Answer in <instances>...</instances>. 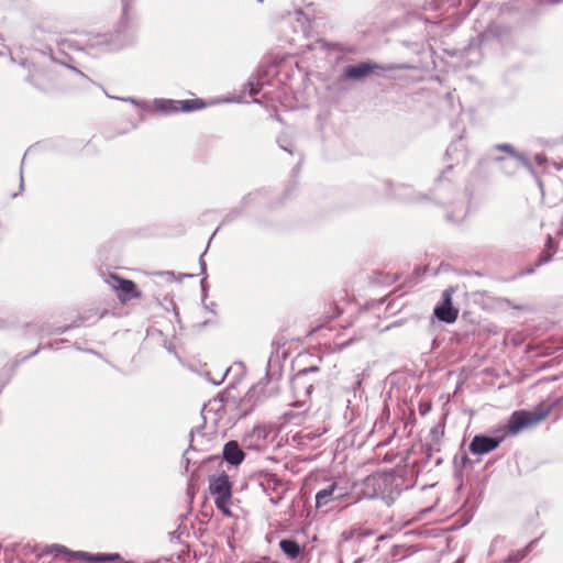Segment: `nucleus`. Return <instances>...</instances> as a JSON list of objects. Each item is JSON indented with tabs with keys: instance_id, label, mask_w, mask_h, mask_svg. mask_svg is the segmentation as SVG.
<instances>
[{
	"instance_id": "nucleus-1",
	"label": "nucleus",
	"mask_w": 563,
	"mask_h": 563,
	"mask_svg": "<svg viewBox=\"0 0 563 563\" xmlns=\"http://www.w3.org/2000/svg\"><path fill=\"white\" fill-rule=\"evenodd\" d=\"M123 12L113 34H95L89 35L79 42L65 40L64 47L81 49L85 46L88 49L104 47L106 49H118L131 44L134 40L135 23L130 12V0H122Z\"/></svg>"
},
{
	"instance_id": "nucleus-2",
	"label": "nucleus",
	"mask_w": 563,
	"mask_h": 563,
	"mask_svg": "<svg viewBox=\"0 0 563 563\" xmlns=\"http://www.w3.org/2000/svg\"><path fill=\"white\" fill-rule=\"evenodd\" d=\"M400 490L399 478L394 472H377L362 482L360 493L368 499L382 498L390 503L400 494Z\"/></svg>"
},
{
	"instance_id": "nucleus-3",
	"label": "nucleus",
	"mask_w": 563,
	"mask_h": 563,
	"mask_svg": "<svg viewBox=\"0 0 563 563\" xmlns=\"http://www.w3.org/2000/svg\"><path fill=\"white\" fill-rule=\"evenodd\" d=\"M55 60L45 53H37L29 69L27 80L41 90H48L54 85Z\"/></svg>"
},
{
	"instance_id": "nucleus-4",
	"label": "nucleus",
	"mask_w": 563,
	"mask_h": 563,
	"mask_svg": "<svg viewBox=\"0 0 563 563\" xmlns=\"http://www.w3.org/2000/svg\"><path fill=\"white\" fill-rule=\"evenodd\" d=\"M349 496L347 487L341 481L327 478L316 493V508L318 510H327L332 503L346 500Z\"/></svg>"
},
{
	"instance_id": "nucleus-5",
	"label": "nucleus",
	"mask_w": 563,
	"mask_h": 563,
	"mask_svg": "<svg viewBox=\"0 0 563 563\" xmlns=\"http://www.w3.org/2000/svg\"><path fill=\"white\" fill-rule=\"evenodd\" d=\"M549 413V410L528 411L517 410L508 419L506 430L509 434L516 435L526 429H530L541 422Z\"/></svg>"
},
{
	"instance_id": "nucleus-6",
	"label": "nucleus",
	"mask_w": 563,
	"mask_h": 563,
	"mask_svg": "<svg viewBox=\"0 0 563 563\" xmlns=\"http://www.w3.org/2000/svg\"><path fill=\"white\" fill-rule=\"evenodd\" d=\"M347 394H352V397L346 399V409L344 412V418L352 421L360 412V404L363 399V389H362V375L361 374H352L351 380L349 384L343 386Z\"/></svg>"
},
{
	"instance_id": "nucleus-7",
	"label": "nucleus",
	"mask_w": 563,
	"mask_h": 563,
	"mask_svg": "<svg viewBox=\"0 0 563 563\" xmlns=\"http://www.w3.org/2000/svg\"><path fill=\"white\" fill-rule=\"evenodd\" d=\"M496 151H503L509 154V156L514 161H508L503 157H494V161L501 164V168L508 174H515L517 168L521 165L529 172L533 173V168L531 163L527 159V157L518 152L510 144H497L494 146Z\"/></svg>"
},
{
	"instance_id": "nucleus-8",
	"label": "nucleus",
	"mask_w": 563,
	"mask_h": 563,
	"mask_svg": "<svg viewBox=\"0 0 563 563\" xmlns=\"http://www.w3.org/2000/svg\"><path fill=\"white\" fill-rule=\"evenodd\" d=\"M209 492L214 499V504L220 507L225 504V500H231L232 484L229 476L224 472L210 476Z\"/></svg>"
},
{
	"instance_id": "nucleus-9",
	"label": "nucleus",
	"mask_w": 563,
	"mask_h": 563,
	"mask_svg": "<svg viewBox=\"0 0 563 563\" xmlns=\"http://www.w3.org/2000/svg\"><path fill=\"white\" fill-rule=\"evenodd\" d=\"M106 283L117 292V297L121 302H126L131 299L141 297V292L137 290L136 285L130 279H124L118 275L110 274L106 278Z\"/></svg>"
},
{
	"instance_id": "nucleus-10",
	"label": "nucleus",
	"mask_w": 563,
	"mask_h": 563,
	"mask_svg": "<svg viewBox=\"0 0 563 563\" xmlns=\"http://www.w3.org/2000/svg\"><path fill=\"white\" fill-rule=\"evenodd\" d=\"M154 104L156 109L164 113L191 112L205 107V102L200 99L192 100H172V99H155Z\"/></svg>"
},
{
	"instance_id": "nucleus-11",
	"label": "nucleus",
	"mask_w": 563,
	"mask_h": 563,
	"mask_svg": "<svg viewBox=\"0 0 563 563\" xmlns=\"http://www.w3.org/2000/svg\"><path fill=\"white\" fill-rule=\"evenodd\" d=\"M454 289L448 288L442 292L441 302L434 307V316L442 322L453 323L459 317V309L453 307L452 296Z\"/></svg>"
},
{
	"instance_id": "nucleus-12",
	"label": "nucleus",
	"mask_w": 563,
	"mask_h": 563,
	"mask_svg": "<svg viewBox=\"0 0 563 563\" xmlns=\"http://www.w3.org/2000/svg\"><path fill=\"white\" fill-rule=\"evenodd\" d=\"M376 69H386V68L376 63H372V62H365V63H358L356 65H350L343 69V78L346 80H355V81L363 80Z\"/></svg>"
},
{
	"instance_id": "nucleus-13",
	"label": "nucleus",
	"mask_w": 563,
	"mask_h": 563,
	"mask_svg": "<svg viewBox=\"0 0 563 563\" xmlns=\"http://www.w3.org/2000/svg\"><path fill=\"white\" fill-rule=\"evenodd\" d=\"M500 439L488 435H475L470 443V451L473 454L483 455L494 451L500 444Z\"/></svg>"
},
{
	"instance_id": "nucleus-14",
	"label": "nucleus",
	"mask_w": 563,
	"mask_h": 563,
	"mask_svg": "<svg viewBox=\"0 0 563 563\" xmlns=\"http://www.w3.org/2000/svg\"><path fill=\"white\" fill-rule=\"evenodd\" d=\"M222 456L230 465L238 466L245 459V453L236 441L231 440L224 444Z\"/></svg>"
},
{
	"instance_id": "nucleus-15",
	"label": "nucleus",
	"mask_w": 563,
	"mask_h": 563,
	"mask_svg": "<svg viewBox=\"0 0 563 563\" xmlns=\"http://www.w3.org/2000/svg\"><path fill=\"white\" fill-rule=\"evenodd\" d=\"M74 558L79 559V560H84V561H87V562H91V563H104V562L121 560V556L118 553H109V554H107V553H97V554H91V553L84 552V551L74 552Z\"/></svg>"
},
{
	"instance_id": "nucleus-16",
	"label": "nucleus",
	"mask_w": 563,
	"mask_h": 563,
	"mask_svg": "<svg viewBox=\"0 0 563 563\" xmlns=\"http://www.w3.org/2000/svg\"><path fill=\"white\" fill-rule=\"evenodd\" d=\"M282 551L291 560L297 559L301 554L300 544L292 539H283L279 542Z\"/></svg>"
},
{
	"instance_id": "nucleus-17",
	"label": "nucleus",
	"mask_w": 563,
	"mask_h": 563,
	"mask_svg": "<svg viewBox=\"0 0 563 563\" xmlns=\"http://www.w3.org/2000/svg\"><path fill=\"white\" fill-rule=\"evenodd\" d=\"M255 393H256L255 388L251 389L244 396V398L241 400L240 408H241V411H242V413H241L242 416L247 415L255 407V401H254Z\"/></svg>"
},
{
	"instance_id": "nucleus-18",
	"label": "nucleus",
	"mask_w": 563,
	"mask_h": 563,
	"mask_svg": "<svg viewBox=\"0 0 563 563\" xmlns=\"http://www.w3.org/2000/svg\"><path fill=\"white\" fill-rule=\"evenodd\" d=\"M537 543V540L530 542L526 548L517 550L509 554L507 562L508 563H518L520 562L532 549V547Z\"/></svg>"
},
{
	"instance_id": "nucleus-19",
	"label": "nucleus",
	"mask_w": 563,
	"mask_h": 563,
	"mask_svg": "<svg viewBox=\"0 0 563 563\" xmlns=\"http://www.w3.org/2000/svg\"><path fill=\"white\" fill-rule=\"evenodd\" d=\"M268 435V430L265 426H256L252 429L250 433V438H253L256 440V446L258 448L261 443H263Z\"/></svg>"
},
{
	"instance_id": "nucleus-20",
	"label": "nucleus",
	"mask_w": 563,
	"mask_h": 563,
	"mask_svg": "<svg viewBox=\"0 0 563 563\" xmlns=\"http://www.w3.org/2000/svg\"><path fill=\"white\" fill-rule=\"evenodd\" d=\"M74 552L75 551H70L66 547L60 545V544H52V545L46 547L43 550V554H51V555H54V556H57L58 554L63 553V554H67V555L71 556V558H74Z\"/></svg>"
},
{
	"instance_id": "nucleus-21",
	"label": "nucleus",
	"mask_w": 563,
	"mask_h": 563,
	"mask_svg": "<svg viewBox=\"0 0 563 563\" xmlns=\"http://www.w3.org/2000/svg\"><path fill=\"white\" fill-rule=\"evenodd\" d=\"M247 87H249V93L251 96H254L261 91L263 84L257 79L256 80L250 79L247 82Z\"/></svg>"
},
{
	"instance_id": "nucleus-22",
	"label": "nucleus",
	"mask_w": 563,
	"mask_h": 563,
	"mask_svg": "<svg viewBox=\"0 0 563 563\" xmlns=\"http://www.w3.org/2000/svg\"><path fill=\"white\" fill-rule=\"evenodd\" d=\"M194 442H195V439H194V432L191 431L190 432V444H189V448L188 450L185 452L184 456H183V464H185V468L186 471H188L189 468V464H190V459L188 457V454H189V451L190 450H195V446H194Z\"/></svg>"
},
{
	"instance_id": "nucleus-23",
	"label": "nucleus",
	"mask_w": 563,
	"mask_h": 563,
	"mask_svg": "<svg viewBox=\"0 0 563 563\" xmlns=\"http://www.w3.org/2000/svg\"><path fill=\"white\" fill-rule=\"evenodd\" d=\"M406 552H407V550L404 549L402 547H395L393 549L391 562H396V561H399V560L404 559L407 555Z\"/></svg>"
},
{
	"instance_id": "nucleus-24",
	"label": "nucleus",
	"mask_w": 563,
	"mask_h": 563,
	"mask_svg": "<svg viewBox=\"0 0 563 563\" xmlns=\"http://www.w3.org/2000/svg\"><path fill=\"white\" fill-rule=\"evenodd\" d=\"M552 258V253H549V252H543L540 256H539V260H538V263H537V266H540V265H543V264H547L551 261Z\"/></svg>"
},
{
	"instance_id": "nucleus-25",
	"label": "nucleus",
	"mask_w": 563,
	"mask_h": 563,
	"mask_svg": "<svg viewBox=\"0 0 563 563\" xmlns=\"http://www.w3.org/2000/svg\"><path fill=\"white\" fill-rule=\"evenodd\" d=\"M230 500H225V504L223 506L216 505L219 510L222 511L224 516H231V511L229 509Z\"/></svg>"
},
{
	"instance_id": "nucleus-26",
	"label": "nucleus",
	"mask_w": 563,
	"mask_h": 563,
	"mask_svg": "<svg viewBox=\"0 0 563 563\" xmlns=\"http://www.w3.org/2000/svg\"><path fill=\"white\" fill-rule=\"evenodd\" d=\"M317 371H318V367H317V366H310V367H307V368L300 369V371L298 372V376L307 375L308 373H312V372H317Z\"/></svg>"
},
{
	"instance_id": "nucleus-27",
	"label": "nucleus",
	"mask_w": 563,
	"mask_h": 563,
	"mask_svg": "<svg viewBox=\"0 0 563 563\" xmlns=\"http://www.w3.org/2000/svg\"><path fill=\"white\" fill-rule=\"evenodd\" d=\"M534 161H536V163H537L539 166H542V165L547 162V158H545V156H544V155H542V154H537V155L534 156Z\"/></svg>"
},
{
	"instance_id": "nucleus-28",
	"label": "nucleus",
	"mask_w": 563,
	"mask_h": 563,
	"mask_svg": "<svg viewBox=\"0 0 563 563\" xmlns=\"http://www.w3.org/2000/svg\"><path fill=\"white\" fill-rule=\"evenodd\" d=\"M552 247H553V239L551 235H549L547 239V249L551 250Z\"/></svg>"
},
{
	"instance_id": "nucleus-29",
	"label": "nucleus",
	"mask_w": 563,
	"mask_h": 563,
	"mask_svg": "<svg viewBox=\"0 0 563 563\" xmlns=\"http://www.w3.org/2000/svg\"><path fill=\"white\" fill-rule=\"evenodd\" d=\"M199 264H200L201 272L203 274H206V262L203 261L202 255L200 256Z\"/></svg>"
},
{
	"instance_id": "nucleus-30",
	"label": "nucleus",
	"mask_w": 563,
	"mask_h": 563,
	"mask_svg": "<svg viewBox=\"0 0 563 563\" xmlns=\"http://www.w3.org/2000/svg\"><path fill=\"white\" fill-rule=\"evenodd\" d=\"M279 145H280V147H282L284 151H286V152H288V153H290V154L292 153V152H291V150H290L287 145H284V144L282 143V140H279Z\"/></svg>"
},
{
	"instance_id": "nucleus-31",
	"label": "nucleus",
	"mask_w": 563,
	"mask_h": 563,
	"mask_svg": "<svg viewBox=\"0 0 563 563\" xmlns=\"http://www.w3.org/2000/svg\"><path fill=\"white\" fill-rule=\"evenodd\" d=\"M553 166L556 168V169H563V161L562 162H553Z\"/></svg>"
},
{
	"instance_id": "nucleus-32",
	"label": "nucleus",
	"mask_w": 563,
	"mask_h": 563,
	"mask_svg": "<svg viewBox=\"0 0 563 563\" xmlns=\"http://www.w3.org/2000/svg\"><path fill=\"white\" fill-rule=\"evenodd\" d=\"M24 188V180H23V176H22V173L20 174V190H23Z\"/></svg>"
},
{
	"instance_id": "nucleus-33",
	"label": "nucleus",
	"mask_w": 563,
	"mask_h": 563,
	"mask_svg": "<svg viewBox=\"0 0 563 563\" xmlns=\"http://www.w3.org/2000/svg\"><path fill=\"white\" fill-rule=\"evenodd\" d=\"M442 178H443V176H440V178H439V181H440L439 190H440V191H442V190L444 189V186H443V184H442Z\"/></svg>"
},
{
	"instance_id": "nucleus-34",
	"label": "nucleus",
	"mask_w": 563,
	"mask_h": 563,
	"mask_svg": "<svg viewBox=\"0 0 563 563\" xmlns=\"http://www.w3.org/2000/svg\"><path fill=\"white\" fill-rule=\"evenodd\" d=\"M363 562V559L362 558H358L354 561V563H362Z\"/></svg>"
},
{
	"instance_id": "nucleus-35",
	"label": "nucleus",
	"mask_w": 563,
	"mask_h": 563,
	"mask_svg": "<svg viewBox=\"0 0 563 563\" xmlns=\"http://www.w3.org/2000/svg\"><path fill=\"white\" fill-rule=\"evenodd\" d=\"M67 328L58 329L59 332H65Z\"/></svg>"
},
{
	"instance_id": "nucleus-36",
	"label": "nucleus",
	"mask_w": 563,
	"mask_h": 563,
	"mask_svg": "<svg viewBox=\"0 0 563 563\" xmlns=\"http://www.w3.org/2000/svg\"><path fill=\"white\" fill-rule=\"evenodd\" d=\"M438 199H440L441 201L443 200V197L441 194H439Z\"/></svg>"
},
{
	"instance_id": "nucleus-37",
	"label": "nucleus",
	"mask_w": 563,
	"mask_h": 563,
	"mask_svg": "<svg viewBox=\"0 0 563 563\" xmlns=\"http://www.w3.org/2000/svg\"><path fill=\"white\" fill-rule=\"evenodd\" d=\"M205 280H206V277H203V279L201 280L202 286L205 285Z\"/></svg>"
},
{
	"instance_id": "nucleus-38",
	"label": "nucleus",
	"mask_w": 563,
	"mask_h": 563,
	"mask_svg": "<svg viewBox=\"0 0 563 563\" xmlns=\"http://www.w3.org/2000/svg\"><path fill=\"white\" fill-rule=\"evenodd\" d=\"M258 2H262L263 0H257Z\"/></svg>"
},
{
	"instance_id": "nucleus-39",
	"label": "nucleus",
	"mask_w": 563,
	"mask_h": 563,
	"mask_svg": "<svg viewBox=\"0 0 563 563\" xmlns=\"http://www.w3.org/2000/svg\"><path fill=\"white\" fill-rule=\"evenodd\" d=\"M340 563H342V562H340Z\"/></svg>"
}]
</instances>
